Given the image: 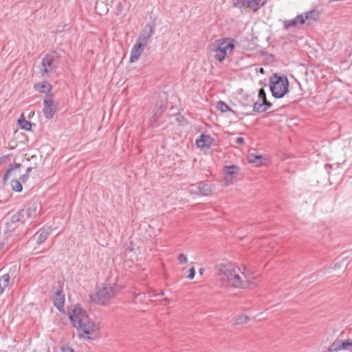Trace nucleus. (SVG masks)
<instances>
[{
    "label": "nucleus",
    "instance_id": "10",
    "mask_svg": "<svg viewBox=\"0 0 352 352\" xmlns=\"http://www.w3.org/2000/svg\"><path fill=\"white\" fill-rule=\"evenodd\" d=\"M338 351L352 352V339H336L329 347L327 352H337Z\"/></svg>",
    "mask_w": 352,
    "mask_h": 352
},
{
    "label": "nucleus",
    "instance_id": "24",
    "mask_svg": "<svg viewBox=\"0 0 352 352\" xmlns=\"http://www.w3.org/2000/svg\"><path fill=\"white\" fill-rule=\"evenodd\" d=\"M266 111V108L263 107V102L261 100L253 102V111L255 113H263Z\"/></svg>",
    "mask_w": 352,
    "mask_h": 352
},
{
    "label": "nucleus",
    "instance_id": "9",
    "mask_svg": "<svg viewBox=\"0 0 352 352\" xmlns=\"http://www.w3.org/2000/svg\"><path fill=\"white\" fill-rule=\"evenodd\" d=\"M54 289H56L54 294L53 295V303L54 306L61 313L65 312V294L63 291V284L58 281V286L54 287Z\"/></svg>",
    "mask_w": 352,
    "mask_h": 352
},
{
    "label": "nucleus",
    "instance_id": "5",
    "mask_svg": "<svg viewBox=\"0 0 352 352\" xmlns=\"http://www.w3.org/2000/svg\"><path fill=\"white\" fill-rule=\"evenodd\" d=\"M318 16V14L315 10H311L309 12H305L302 14L297 15L295 18L289 20H285L283 21L284 28L286 30H289L292 28H296L298 24H304L306 21H316Z\"/></svg>",
    "mask_w": 352,
    "mask_h": 352
},
{
    "label": "nucleus",
    "instance_id": "43",
    "mask_svg": "<svg viewBox=\"0 0 352 352\" xmlns=\"http://www.w3.org/2000/svg\"><path fill=\"white\" fill-rule=\"evenodd\" d=\"M70 352H74L73 349H69Z\"/></svg>",
    "mask_w": 352,
    "mask_h": 352
},
{
    "label": "nucleus",
    "instance_id": "1",
    "mask_svg": "<svg viewBox=\"0 0 352 352\" xmlns=\"http://www.w3.org/2000/svg\"><path fill=\"white\" fill-rule=\"evenodd\" d=\"M217 276L221 284L224 286H230L236 288H242L246 284H252L248 280H243L246 276L241 268L234 263L228 261H222L215 266Z\"/></svg>",
    "mask_w": 352,
    "mask_h": 352
},
{
    "label": "nucleus",
    "instance_id": "21",
    "mask_svg": "<svg viewBox=\"0 0 352 352\" xmlns=\"http://www.w3.org/2000/svg\"><path fill=\"white\" fill-rule=\"evenodd\" d=\"M10 282V276L6 274L0 276V295L3 292L5 289L8 286Z\"/></svg>",
    "mask_w": 352,
    "mask_h": 352
},
{
    "label": "nucleus",
    "instance_id": "29",
    "mask_svg": "<svg viewBox=\"0 0 352 352\" xmlns=\"http://www.w3.org/2000/svg\"><path fill=\"white\" fill-rule=\"evenodd\" d=\"M12 189L17 192H20L23 190L21 183L19 180L14 179L11 182Z\"/></svg>",
    "mask_w": 352,
    "mask_h": 352
},
{
    "label": "nucleus",
    "instance_id": "16",
    "mask_svg": "<svg viewBox=\"0 0 352 352\" xmlns=\"http://www.w3.org/2000/svg\"><path fill=\"white\" fill-rule=\"evenodd\" d=\"M213 142L214 139L210 135L201 134L196 140V145L199 148H209Z\"/></svg>",
    "mask_w": 352,
    "mask_h": 352
},
{
    "label": "nucleus",
    "instance_id": "35",
    "mask_svg": "<svg viewBox=\"0 0 352 352\" xmlns=\"http://www.w3.org/2000/svg\"><path fill=\"white\" fill-rule=\"evenodd\" d=\"M262 102H263V107L266 108V111L272 106V104L270 102H268L267 99H265V100H263Z\"/></svg>",
    "mask_w": 352,
    "mask_h": 352
},
{
    "label": "nucleus",
    "instance_id": "40",
    "mask_svg": "<svg viewBox=\"0 0 352 352\" xmlns=\"http://www.w3.org/2000/svg\"><path fill=\"white\" fill-rule=\"evenodd\" d=\"M32 170V167H28L27 168L26 173L25 174H28V175L30 176V174Z\"/></svg>",
    "mask_w": 352,
    "mask_h": 352
},
{
    "label": "nucleus",
    "instance_id": "12",
    "mask_svg": "<svg viewBox=\"0 0 352 352\" xmlns=\"http://www.w3.org/2000/svg\"><path fill=\"white\" fill-rule=\"evenodd\" d=\"M56 58V53L52 52L47 54L42 60L41 74L42 76H49L53 69V63Z\"/></svg>",
    "mask_w": 352,
    "mask_h": 352
},
{
    "label": "nucleus",
    "instance_id": "15",
    "mask_svg": "<svg viewBox=\"0 0 352 352\" xmlns=\"http://www.w3.org/2000/svg\"><path fill=\"white\" fill-rule=\"evenodd\" d=\"M146 45L136 41L135 44L133 45L131 51L130 61L131 63L135 62L139 59Z\"/></svg>",
    "mask_w": 352,
    "mask_h": 352
},
{
    "label": "nucleus",
    "instance_id": "26",
    "mask_svg": "<svg viewBox=\"0 0 352 352\" xmlns=\"http://www.w3.org/2000/svg\"><path fill=\"white\" fill-rule=\"evenodd\" d=\"M217 109L222 113L233 111L231 108L223 101H219L217 104Z\"/></svg>",
    "mask_w": 352,
    "mask_h": 352
},
{
    "label": "nucleus",
    "instance_id": "8",
    "mask_svg": "<svg viewBox=\"0 0 352 352\" xmlns=\"http://www.w3.org/2000/svg\"><path fill=\"white\" fill-rule=\"evenodd\" d=\"M58 102L54 100L52 96L47 94L43 99V113L45 118L51 120L57 111Z\"/></svg>",
    "mask_w": 352,
    "mask_h": 352
},
{
    "label": "nucleus",
    "instance_id": "3",
    "mask_svg": "<svg viewBox=\"0 0 352 352\" xmlns=\"http://www.w3.org/2000/svg\"><path fill=\"white\" fill-rule=\"evenodd\" d=\"M270 87L274 98H281L289 90V80L286 76L275 74L270 78Z\"/></svg>",
    "mask_w": 352,
    "mask_h": 352
},
{
    "label": "nucleus",
    "instance_id": "25",
    "mask_svg": "<svg viewBox=\"0 0 352 352\" xmlns=\"http://www.w3.org/2000/svg\"><path fill=\"white\" fill-rule=\"evenodd\" d=\"M50 232L49 230H43L38 236V239L36 240V243L38 244H41L43 243L47 238L48 236H50Z\"/></svg>",
    "mask_w": 352,
    "mask_h": 352
},
{
    "label": "nucleus",
    "instance_id": "13",
    "mask_svg": "<svg viewBox=\"0 0 352 352\" xmlns=\"http://www.w3.org/2000/svg\"><path fill=\"white\" fill-rule=\"evenodd\" d=\"M240 168L236 165L226 166L224 168V181L226 185L231 184L236 179Z\"/></svg>",
    "mask_w": 352,
    "mask_h": 352
},
{
    "label": "nucleus",
    "instance_id": "38",
    "mask_svg": "<svg viewBox=\"0 0 352 352\" xmlns=\"http://www.w3.org/2000/svg\"><path fill=\"white\" fill-rule=\"evenodd\" d=\"M254 100L253 99H251L250 101L248 100V97H247V99L245 100V102H243V105H246V106H251L252 105V103L253 102Z\"/></svg>",
    "mask_w": 352,
    "mask_h": 352
},
{
    "label": "nucleus",
    "instance_id": "42",
    "mask_svg": "<svg viewBox=\"0 0 352 352\" xmlns=\"http://www.w3.org/2000/svg\"><path fill=\"white\" fill-rule=\"evenodd\" d=\"M164 300L167 301V302H170L172 300L171 299H168V298H165Z\"/></svg>",
    "mask_w": 352,
    "mask_h": 352
},
{
    "label": "nucleus",
    "instance_id": "4",
    "mask_svg": "<svg viewBox=\"0 0 352 352\" xmlns=\"http://www.w3.org/2000/svg\"><path fill=\"white\" fill-rule=\"evenodd\" d=\"M234 48V44L232 41H228V39H219L215 41L211 46V50L214 52V57L219 61H223L228 52H231Z\"/></svg>",
    "mask_w": 352,
    "mask_h": 352
},
{
    "label": "nucleus",
    "instance_id": "6",
    "mask_svg": "<svg viewBox=\"0 0 352 352\" xmlns=\"http://www.w3.org/2000/svg\"><path fill=\"white\" fill-rule=\"evenodd\" d=\"M69 318L76 328L80 327V324L82 325L90 319L86 311L79 305L74 306L72 311L69 312Z\"/></svg>",
    "mask_w": 352,
    "mask_h": 352
},
{
    "label": "nucleus",
    "instance_id": "39",
    "mask_svg": "<svg viewBox=\"0 0 352 352\" xmlns=\"http://www.w3.org/2000/svg\"><path fill=\"white\" fill-rule=\"evenodd\" d=\"M236 142L239 144H243L244 143V139L243 138L239 137L236 138Z\"/></svg>",
    "mask_w": 352,
    "mask_h": 352
},
{
    "label": "nucleus",
    "instance_id": "31",
    "mask_svg": "<svg viewBox=\"0 0 352 352\" xmlns=\"http://www.w3.org/2000/svg\"><path fill=\"white\" fill-rule=\"evenodd\" d=\"M258 98H259V100H265L266 98V94H265V91L264 90L263 88H261L259 90H258Z\"/></svg>",
    "mask_w": 352,
    "mask_h": 352
},
{
    "label": "nucleus",
    "instance_id": "27",
    "mask_svg": "<svg viewBox=\"0 0 352 352\" xmlns=\"http://www.w3.org/2000/svg\"><path fill=\"white\" fill-rule=\"evenodd\" d=\"M11 223H17L19 221H22L23 223L25 222L24 217L21 212V210L18 211L16 213L12 215L10 218Z\"/></svg>",
    "mask_w": 352,
    "mask_h": 352
},
{
    "label": "nucleus",
    "instance_id": "37",
    "mask_svg": "<svg viewBox=\"0 0 352 352\" xmlns=\"http://www.w3.org/2000/svg\"><path fill=\"white\" fill-rule=\"evenodd\" d=\"M28 178L29 176L28 175V174H23L19 177V180L21 181V182L25 183V182L28 181Z\"/></svg>",
    "mask_w": 352,
    "mask_h": 352
},
{
    "label": "nucleus",
    "instance_id": "30",
    "mask_svg": "<svg viewBox=\"0 0 352 352\" xmlns=\"http://www.w3.org/2000/svg\"><path fill=\"white\" fill-rule=\"evenodd\" d=\"M233 6L238 8H248L247 0H232Z\"/></svg>",
    "mask_w": 352,
    "mask_h": 352
},
{
    "label": "nucleus",
    "instance_id": "18",
    "mask_svg": "<svg viewBox=\"0 0 352 352\" xmlns=\"http://www.w3.org/2000/svg\"><path fill=\"white\" fill-rule=\"evenodd\" d=\"M34 89L41 93H47L48 94L52 90V86L49 82H44L43 83L36 84Z\"/></svg>",
    "mask_w": 352,
    "mask_h": 352
},
{
    "label": "nucleus",
    "instance_id": "36",
    "mask_svg": "<svg viewBox=\"0 0 352 352\" xmlns=\"http://www.w3.org/2000/svg\"><path fill=\"white\" fill-rule=\"evenodd\" d=\"M148 298H155V297H157L158 296H163V295H164V293L163 292H162L160 294H154V293L152 292V293H148ZM150 300H151V299H150Z\"/></svg>",
    "mask_w": 352,
    "mask_h": 352
},
{
    "label": "nucleus",
    "instance_id": "2",
    "mask_svg": "<svg viewBox=\"0 0 352 352\" xmlns=\"http://www.w3.org/2000/svg\"><path fill=\"white\" fill-rule=\"evenodd\" d=\"M120 289L121 287L116 284L104 283L96 290L93 300L100 305H106Z\"/></svg>",
    "mask_w": 352,
    "mask_h": 352
},
{
    "label": "nucleus",
    "instance_id": "41",
    "mask_svg": "<svg viewBox=\"0 0 352 352\" xmlns=\"http://www.w3.org/2000/svg\"><path fill=\"white\" fill-rule=\"evenodd\" d=\"M204 271V268H200L199 270V272L200 274H203Z\"/></svg>",
    "mask_w": 352,
    "mask_h": 352
},
{
    "label": "nucleus",
    "instance_id": "11",
    "mask_svg": "<svg viewBox=\"0 0 352 352\" xmlns=\"http://www.w3.org/2000/svg\"><path fill=\"white\" fill-rule=\"evenodd\" d=\"M41 210V205L38 202H31L27 204L21 212L24 217L25 221L28 219L35 218Z\"/></svg>",
    "mask_w": 352,
    "mask_h": 352
},
{
    "label": "nucleus",
    "instance_id": "20",
    "mask_svg": "<svg viewBox=\"0 0 352 352\" xmlns=\"http://www.w3.org/2000/svg\"><path fill=\"white\" fill-rule=\"evenodd\" d=\"M248 8L252 9L254 11L258 10L264 6L265 1L261 0H247Z\"/></svg>",
    "mask_w": 352,
    "mask_h": 352
},
{
    "label": "nucleus",
    "instance_id": "14",
    "mask_svg": "<svg viewBox=\"0 0 352 352\" xmlns=\"http://www.w3.org/2000/svg\"><path fill=\"white\" fill-rule=\"evenodd\" d=\"M154 34L153 27L150 24H146L145 27L142 30L140 36H138L137 41L142 43L144 45H146L148 43L150 38Z\"/></svg>",
    "mask_w": 352,
    "mask_h": 352
},
{
    "label": "nucleus",
    "instance_id": "33",
    "mask_svg": "<svg viewBox=\"0 0 352 352\" xmlns=\"http://www.w3.org/2000/svg\"><path fill=\"white\" fill-rule=\"evenodd\" d=\"M195 267H192L190 270H189V273L188 274V278L189 279H193L194 277H195Z\"/></svg>",
    "mask_w": 352,
    "mask_h": 352
},
{
    "label": "nucleus",
    "instance_id": "32",
    "mask_svg": "<svg viewBox=\"0 0 352 352\" xmlns=\"http://www.w3.org/2000/svg\"><path fill=\"white\" fill-rule=\"evenodd\" d=\"M178 261L180 263H186L188 261L186 256L182 253L179 254L178 256Z\"/></svg>",
    "mask_w": 352,
    "mask_h": 352
},
{
    "label": "nucleus",
    "instance_id": "17",
    "mask_svg": "<svg viewBox=\"0 0 352 352\" xmlns=\"http://www.w3.org/2000/svg\"><path fill=\"white\" fill-rule=\"evenodd\" d=\"M197 189L199 190V195L207 196L212 192V186L204 182H199L197 184Z\"/></svg>",
    "mask_w": 352,
    "mask_h": 352
},
{
    "label": "nucleus",
    "instance_id": "7",
    "mask_svg": "<svg viewBox=\"0 0 352 352\" xmlns=\"http://www.w3.org/2000/svg\"><path fill=\"white\" fill-rule=\"evenodd\" d=\"M78 330L81 337L88 339L94 340L97 338L98 334V327L90 319L84 324H80V327H76Z\"/></svg>",
    "mask_w": 352,
    "mask_h": 352
},
{
    "label": "nucleus",
    "instance_id": "23",
    "mask_svg": "<svg viewBox=\"0 0 352 352\" xmlns=\"http://www.w3.org/2000/svg\"><path fill=\"white\" fill-rule=\"evenodd\" d=\"M18 124L22 129L30 131L32 129V123L26 120L23 116L19 119Z\"/></svg>",
    "mask_w": 352,
    "mask_h": 352
},
{
    "label": "nucleus",
    "instance_id": "28",
    "mask_svg": "<svg viewBox=\"0 0 352 352\" xmlns=\"http://www.w3.org/2000/svg\"><path fill=\"white\" fill-rule=\"evenodd\" d=\"M248 159L249 162L256 164L257 165L261 164V163L258 162L261 159V156L255 153H250L248 156Z\"/></svg>",
    "mask_w": 352,
    "mask_h": 352
},
{
    "label": "nucleus",
    "instance_id": "34",
    "mask_svg": "<svg viewBox=\"0 0 352 352\" xmlns=\"http://www.w3.org/2000/svg\"><path fill=\"white\" fill-rule=\"evenodd\" d=\"M143 296H145V294H138L135 295L133 299L134 302L136 303L138 301L141 300Z\"/></svg>",
    "mask_w": 352,
    "mask_h": 352
},
{
    "label": "nucleus",
    "instance_id": "22",
    "mask_svg": "<svg viewBox=\"0 0 352 352\" xmlns=\"http://www.w3.org/2000/svg\"><path fill=\"white\" fill-rule=\"evenodd\" d=\"M249 320V317L241 314V315H237L234 318V325H241L243 324H246Z\"/></svg>",
    "mask_w": 352,
    "mask_h": 352
},
{
    "label": "nucleus",
    "instance_id": "19",
    "mask_svg": "<svg viewBox=\"0 0 352 352\" xmlns=\"http://www.w3.org/2000/svg\"><path fill=\"white\" fill-rule=\"evenodd\" d=\"M21 166V164H14L10 165L3 176L2 180H3V184H5L7 182V180L11 175V173L14 170H15L18 168H20Z\"/></svg>",
    "mask_w": 352,
    "mask_h": 352
}]
</instances>
